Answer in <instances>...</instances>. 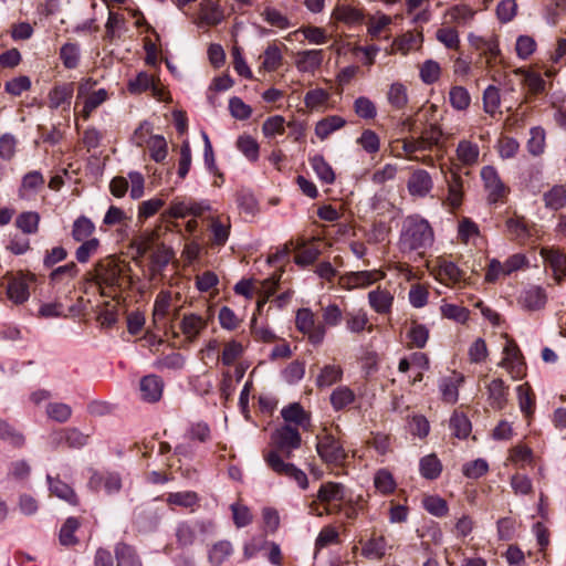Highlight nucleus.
<instances>
[{
  "label": "nucleus",
  "mask_w": 566,
  "mask_h": 566,
  "mask_svg": "<svg viewBox=\"0 0 566 566\" xmlns=\"http://www.w3.org/2000/svg\"><path fill=\"white\" fill-rule=\"evenodd\" d=\"M271 441L274 449L264 455L266 464L275 473L295 481L302 490L307 489L308 479L305 472L283 459V457L289 459L292 452L301 447L302 439L298 429L291 424H284L272 433Z\"/></svg>",
  "instance_id": "1"
},
{
  "label": "nucleus",
  "mask_w": 566,
  "mask_h": 566,
  "mask_svg": "<svg viewBox=\"0 0 566 566\" xmlns=\"http://www.w3.org/2000/svg\"><path fill=\"white\" fill-rule=\"evenodd\" d=\"M433 238V230L426 219L417 214L408 216L401 224L398 247L402 253L422 254L432 245Z\"/></svg>",
  "instance_id": "2"
},
{
  "label": "nucleus",
  "mask_w": 566,
  "mask_h": 566,
  "mask_svg": "<svg viewBox=\"0 0 566 566\" xmlns=\"http://www.w3.org/2000/svg\"><path fill=\"white\" fill-rule=\"evenodd\" d=\"M216 524L210 518L186 520L177 523L175 537L178 547L186 548L196 544L205 543L208 536L212 535Z\"/></svg>",
  "instance_id": "3"
},
{
  "label": "nucleus",
  "mask_w": 566,
  "mask_h": 566,
  "mask_svg": "<svg viewBox=\"0 0 566 566\" xmlns=\"http://www.w3.org/2000/svg\"><path fill=\"white\" fill-rule=\"evenodd\" d=\"M316 451L325 463L340 465L345 462L347 453L333 434L324 429L323 433L316 436Z\"/></svg>",
  "instance_id": "4"
},
{
  "label": "nucleus",
  "mask_w": 566,
  "mask_h": 566,
  "mask_svg": "<svg viewBox=\"0 0 566 566\" xmlns=\"http://www.w3.org/2000/svg\"><path fill=\"white\" fill-rule=\"evenodd\" d=\"M480 175L488 193L489 203L503 202L510 193V188L502 181L497 170L493 166H484Z\"/></svg>",
  "instance_id": "5"
},
{
  "label": "nucleus",
  "mask_w": 566,
  "mask_h": 566,
  "mask_svg": "<svg viewBox=\"0 0 566 566\" xmlns=\"http://www.w3.org/2000/svg\"><path fill=\"white\" fill-rule=\"evenodd\" d=\"M295 325L301 333L307 335L308 340L313 345L323 343L326 328L322 323L316 321L312 310L306 307L300 308L296 313Z\"/></svg>",
  "instance_id": "6"
},
{
  "label": "nucleus",
  "mask_w": 566,
  "mask_h": 566,
  "mask_svg": "<svg viewBox=\"0 0 566 566\" xmlns=\"http://www.w3.org/2000/svg\"><path fill=\"white\" fill-rule=\"evenodd\" d=\"M503 355L500 366L503 367L513 379H522L525 376L526 366L517 344L507 339L503 348Z\"/></svg>",
  "instance_id": "7"
},
{
  "label": "nucleus",
  "mask_w": 566,
  "mask_h": 566,
  "mask_svg": "<svg viewBox=\"0 0 566 566\" xmlns=\"http://www.w3.org/2000/svg\"><path fill=\"white\" fill-rule=\"evenodd\" d=\"M224 19L223 9L217 0H202L199 4V17L193 20L198 27H214Z\"/></svg>",
  "instance_id": "8"
},
{
  "label": "nucleus",
  "mask_w": 566,
  "mask_h": 566,
  "mask_svg": "<svg viewBox=\"0 0 566 566\" xmlns=\"http://www.w3.org/2000/svg\"><path fill=\"white\" fill-rule=\"evenodd\" d=\"M517 302L526 311H539L547 302V294L544 287L530 285L521 292Z\"/></svg>",
  "instance_id": "9"
},
{
  "label": "nucleus",
  "mask_w": 566,
  "mask_h": 566,
  "mask_svg": "<svg viewBox=\"0 0 566 566\" xmlns=\"http://www.w3.org/2000/svg\"><path fill=\"white\" fill-rule=\"evenodd\" d=\"M45 179L41 171L32 170L27 172L21 180L18 189V196L22 200H32L36 193L44 187Z\"/></svg>",
  "instance_id": "10"
},
{
  "label": "nucleus",
  "mask_w": 566,
  "mask_h": 566,
  "mask_svg": "<svg viewBox=\"0 0 566 566\" xmlns=\"http://www.w3.org/2000/svg\"><path fill=\"white\" fill-rule=\"evenodd\" d=\"M407 188L411 196L423 198L433 188V181L427 170L417 169L410 175L407 182Z\"/></svg>",
  "instance_id": "11"
},
{
  "label": "nucleus",
  "mask_w": 566,
  "mask_h": 566,
  "mask_svg": "<svg viewBox=\"0 0 566 566\" xmlns=\"http://www.w3.org/2000/svg\"><path fill=\"white\" fill-rule=\"evenodd\" d=\"M360 544L361 556L368 559L379 560L386 555L387 551L391 548L387 538L384 535L376 534L375 532L367 541H360Z\"/></svg>",
  "instance_id": "12"
},
{
  "label": "nucleus",
  "mask_w": 566,
  "mask_h": 566,
  "mask_svg": "<svg viewBox=\"0 0 566 566\" xmlns=\"http://www.w3.org/2000/svg\"><path fill=\"white\" fill-rule=\"evenodd\" d=\"M74 94V83H62L55 85L49 93V107L57 109H70Z\"/></svg>",
  "instance_id": "13"
},
{
  "label": "nucleus",
  "mask_w": 566,
  "mask_h": 566,
  "mask_svg": "<svg viewBox=\"0 0 566 566\" xmlns=\"http://www.w3.org/2000/svg\"><path fill=\"white\" fill-rule=\"evenodd\" d=\"M446 182L448 195L443 203L452 209H458L463 200V180L458 172L451 171L449 175H446Z\"/></svg>",
  "instance_id": "14"
},
{
  "label": "nucleus",
  "mask_w": 566,
  "mask_h": 566,
  "mask_svg": "<svg viewBox=\"0 0 566 566\" xmlns=\"http://www.w3.org/2000/svg\"><path fill=\"white\" fill-rule=\"evenodd\" d=\"M541 255L552 268L556 282L560 284L566 276V255L553 248H543Z\"/></svg>",
  "instance_id": "15"
},
{
  "label": "nucleus",
  "mask_w": 566,
  "mask_h": 566,
  "mask_svg": "<svg viewBox=\"0 0 566 566\" xmlns=\"http://www.w3.org/2000/svg\"><path fill=\"white\" fill-rule=\"evenodd\" d=\"M486 392L488 403L491 408L495 410H502L505 407L509 396V386L505 385L503 379H493L486 386Z\"/></svg>",
  "instance_id": "16"
},
{
  "label": "nucleus",
  "mask_w": 566,
  "mask_h": 566,
  "mask_svg": "<svg viewBox=\"0 0 566 566\" xmlns=\"http://www.w3.org/2000/svg\"><path fill=\"white\" fill-rule=\"evenodd\" d=\"M139 389L143 400L156 402L161 398L164 381L157 375H148L142 378Z\"/></svg>",
  "instance_id": "17"
},
{
  "label": "nucleus",
  "mask_w": 566,
  "mask_h": 566,
  "mask_svg": "<svg viewBox=\"0 0 566 566\" xmlns=\"http://www.w3.org/2000/svg\"><path fill=\"white\" fill-rule=\"evenodd\" d=\"M381 275L377 271L350 272L342 276V285L348 290L366 287L380 280Z\"/></svg>",
  "instance_id": "18"
},
{
  "label": "nucleus",
  "mask_w": 566,
  "mask_h": 566,
  "mask_svg": "<svg viewBox=\"0 0 566 566\" xmlns=\"http://www.w3.org/2000/svg\"><path fill=\"white\" fill-rule=\"evenodd\" d=\"M369 306L378 314H389L394 304V295L385 289L377 287L368 293Z\"/></svg>",
  "instance_id": "19"
},
{
  "label": "nucleus",
  "mask_w": 566,
  "mask_h": 566,
  "mask_svg": "<svg viewBox=\"0 0 566 566\" xmlns=\"http://www.w3.org/2000/svg\"><path fill=\"white\" fill-rule=\"evenodd\" d=\"M323 63L322 50H304L297 53L295 65L300 72L311 73Z\"/></svg>",
  "instance_id": "20"
},
{
  "label": "nucleus",
  "mask_w": 566,
  "mask_h": 566,
  "mask_svg": "<svg viewBox=\"0 0 566 566\" xmlns=\"http://www.w3.org/2000/svg\"><path fill=\"white\" fill-rule=\"evenodd\" d=\"M316 497L323 504L333 506L332 503L345 499V486L338 482H325L319 486Z\"/></svg>",
  "instance_id": "21"
},
{
  "label": "nucleus",
  "mask_w": 566,
  "mask_h": 566,
  "mask_svg": "<svg viewBox=\"0 0 566 566\" xmlns=\"http://www.w3.org/2000/svg\"><path fill=\"white\" fill-rule=\"evenodd\" d=\"M206 327L207 321L193 313L185 314L180 322L181 332L189 342L195 340Z\"/></svg>",
  "instance_id": "22"
},
{
  "label": "nucleus",
  "mask_w": 566,
  "mask_h": 566,
  "mask_svg": "<svg viewBox=\"0 0 566 566\" xmlns=\"http://www.w3.org/2000/svg\"><path fill=\"white\" fill-rule=\"evenodd\" d=\"M7 295L15 304H22L30 296L29 285L23 276H11L8 280Z\"/></svg>",
  "instance_id": "23"
},
{
  "label": "nucleus",
  "mask_w": 566,
  "mask_h": 566,
  "mask_svg": "<svg viewBox=\"0 0 566 566\" xmlns=\"http://www.w3.org/2000/svg\"><path fill=\"white\" fill-rule=\"evenodd\" d=\"M281 416L284 421L287 422L286 424L294 423L303 429H307L310 427V416L297 402H293L284 407L281 410Z\"/></svg>",
  "instance_id": "24"
},
{
  "label": "nucleus",
  "mask_w": 566,
  "mask_h": 566,
  "mask_svg": "<svg viewBox=\"0 0 566 566\" xmlns=\"http://www.w3.org/2000/svg\"><path fill=\"white\" fill-rule=\"evenodd\" d=\"M457 158L463 166H473L479 160V145L467 139L459 142L455 149Z\"/></svg>",
  "instance_id": "25"
},
{
  "label": "nucleus",
  "mask_w": 566,
  "mask_h": 566,
  "mask_svg": "<svg viewBox=\"0 0 566 566\" xmlns=\"http://www.w3.org/2000/svg\"><path fill=\"white\" fill-rule=\"evenodd\" d=\"M346 125L345 118L338 115H331L321 120L315 125V135L321 139L325 140L334 132L343 128Z\"/></svg>",
  "instance_id": "26"
},
{
  "label": "nucleus",
  "mask_w": 566,
  "mask_h": 566,
  "mask_svg": "<svg viewBox=\"0 0 566 566\" xmlns=\"http://www.w3.org/2000/svg\"><path fill=\"white\" fill-rule=\"evenodd\" d=\"M343 378V368L339 365H325L316 376L315 384L318 388H327L340 381Z\"/></svg>",
  "instance_id": "27"
},
{
  "label": "nucleus",
  "mask_w": 566,
  "mask_h": 566,
  "mask_svg": "<svg viewBox=\"0 0 566 566\" xmlns=\"http://www.w3.org/2000/svg\"><path fill=\"white\" fill-rule=\"evenodd\" d=\"M46 481L49 483L50 492L53 495L72 505L77 504V496L70 485L57 478L53 479L50 474L46 475Z\"/></svg>",
  "instance_id": "28"
},
{
  "label": "nucleus",
  "mask_w": 566,
  "mask_h": 566,
  "mask_svg": "<svg viewBox=\"0 0 566 566\" xmlns=\"http://www.w3.org/2000/svg\"><path fill=\"white\" fill-rule=\"evenodd\" d=\"M543 200L549 210H560L566 206V185H555L544 192Z\"/></svg>",
  "instance_id": "29"
},
{
  "label": "nucleus",
  "mask_w": 566,
  "mask_h": 566,
  "mask_svg": "<svg viewBox=\"0 0 566 566\" xmlns=\"http://www.w3.org/2000/svg\"><path fill=\"white\" fill-rule=\"evenodd\" d=\"M115 557L117 566H143L135 548L125 543H118L115 546Z\"/></svg>",
  "instance_id": "30"
},
{
  "label": "nucleus",
  "mask_w": 566,
  "mask_h": 566,
  "mask_svg": "<svg viewBox=\"0 0 566 566\" xmlns=\"http://www.w3.org/2000/svg\"><path fill=\"white\" fill-rule=\"evenodd\" d=\"M333 17L347 24L360 23L364 20V12L361 9L349 4H338L333 11Z\"/></svg>",
  "instance_id": "31"
},
{
  "label": "nucleus",
  "mask_w": 566,
  "mask_h": 566,
  "mask_svg": "<svg viewBox=\"0 0 566 566\" xmlns=\"http://www.w3.org/2000/svg\"><path fill=\"white\" fill-rule=\"evenodd\" d=\"M387 101L395 109H403L408 104V93L405 84L395 82L389 86Z\"/></svg>",
  "instance_id": "32"
},
{
  "label": "nucleus",
  "mask_w": 566,
  "mask_h": 566,
  "mask_svg": "<svg viewBox=\"0 0 566 566\" xmlns=\"http://www.w3.org/2000/svg\"><path fill=\"white\" fill-rule=\"evenodd\" d=\"M419 471L427 480H436L442 471V464L436 454H428L420 459Z\"/></svg>",
  "instance_id": "33"
},
{
  "label": "nucleus",
  "mask_w": 566,
  "mask_h": 566,
  "mask_svg": "<svg viewBox=\"0 0 566 566\" xmlns=\"http://www.w3.org/2000/svg\"><path fill=\"white\" fill-rule=\"evenodd\" d=\"M566 14V0H548L543 9L545 21L555 25Z\"/></svg>",
  "instance_id": "34"
},
{
  "label": "nucleus",
  "mask_w": 566,
  "mask_h": 566,
  "mask_svg": "<svg viewBox=\"0 0 566 566\" xmlns=\"http://www.w3.org/2000/svg\"><path fill=\"white\" fill-rule=\"evenodd\" d=\"M310 164L317 177L326 185H331L335 180V174L331 165L322 155H315L310 158Z\"/></svg>",
  "instance_id": "35"
},
{
  "label": "nucleus",
  "mask_w": 566,
  "mask_h": 566,
  "mask_svg": "<svg viewBox=\"0 0 566 566\" xmlns=\"http://www.w3.org/2000/svg\"><path fill=\"white\" fill-rule=\"evenodd\" d=\"M345 323L348 332L359 334L367 328L369 318L364 310H357L346 313Z\"/></svg>",
  "instance_id": "36"
},
{
  "label": "nucleus",
  "mask_w": 566,
  "mask_h": 566,
  "mask_svg": "<svg viewBox=\"0 0 566 566\" xmlns=\"http://www.w3.org/2000/svg\"><path fill=\"white\" fill-rule=\"evenodd\" d=\"M116 279V270L115 268L111 266L109 263L104 264L103 262H98L96 264L95 272L92 275V282H94L98 286H111L115 283Z\"/></svg>",
  "instance_id": "37"
},
{
  "label": "nucleus",
  "mask_w": 566,
  "mask_h": 566,
  "mask_svg": "<svg viewBox=\"0 0 566 566\" xmlns=\"http://www.w3.org/2000/svg\"><path fill=\"white\" fill-rule=\"evenodd\" d=\"M354 391L347 386H339L331 395V405L334 410H342L355 401Z\"/></svg>",
  "instance_id": "38"
},
{
  "label": "nucleus",
  "mask_w": 566,
  "mask_h": 566,
  "mask_svg": "<svg viewBox=\"0 0 566 566\" xmlns=\"http://www.w3.org/2000/svg\"><path fill=\"white\" fill-rule=\"evenodd\" d=\"M40 214L35 211H24L15 219V226L25 234H34L39 230Z\"/></svg>",
  "instance_id": "39"
},
{
  "label": "nucleus",
  "mask_w": 566,
  "mask_h": 566,
  "mask_svg": "<svg viewBox=\"0 0 566 566\" xmlns=\"http://www.w3.org/2000/svg\"><path fill=\"white\" fill-rule=\"evenodd\" d=\"M127 88L132 94H140L148 90L157 91L154 77L147 72H139L134 78H130Z\"/></svg>",
  "instance_id": "40"
},
{
  "label": "nucleus",
  "mask_w": 566,
  "mask_h": 566,
  "mask_svg": "<svg viewBox=\"0 0 566 566\" xmlns=\"http://www.w3.org/2000/svg\"><path fill=\"white\" fill-rule=\"evenodd\" d=\"M94 231V223L85 216H81L73 223L72 237L75 241L82 242L88 240Z\"/></svg>",
  "instance_id": "41"
},
{
  "label": "nucleus",
  "mask_w": 566,
  "mask_h": 566,
  "mask_svg": "<svg viewBox=\"0 0 566 566\" xmlns=\"http://www.w3.org/2000/svg\"><path fill=\"white\" fill-rule=\"evenodd\" d=\"M506 228L509 233L515 240H518L521 242H524L526 239L531 237L530 228L526 224L524 218L522 217L509 218L506 220Z\"/></svg>",
  "instance_id": "42"
},
{
  "label": "nucleus",
  "mask_w": 566,
  "mask_h": 566,
  "mask_svg": "<svg viewBox=\"0 0 566 566\" xmlns=\"http://www.w3.org/2000/svg\"><path fill=\"white\" fill-rule=\"evenodd\" d=\"M60 59L66 69H76L80 63V45L71 42L65 43L60 50Z\"/></svg>",
  "instance_id": "43"
},
{
  "label": "nucleus",
  "mask_w": 566,
  "mask_h": 566,
  "mask_svg": "<svg viewBox=\"0 0 566 566\" xmlns=\"http://www.w3.org/2000/svg\"><path fill=\"white\" fill-rule=\"evenodd\" d=\"M107 91L104 88H99L88 94L86 97H84L82 116L87 119L92 112L102 105L107 99Z\"/></svg>",
  "instance_id": "44"
},
{
  "label": "nucleus",
  "mask_w": 566,
  "mask_h": 566,
  "mask_svg": "<svg viewBox=\"0 0 566 566\" xmlns=\"http://www.w3.org/2000/svg\"><path fill=\"white\" fill-rule=\"evenodd\" d=\"M199 502V496L193 491H182L169 493L167 496V503L169 505H177L181 507H192Z\"/></svg>",
  "instance_id": "45"
},
{
  "label": "nucleus",
  "mask_w": 566,
  "mask_h": 566,
  "mask_svg": "<svg viewBox=\"0 0 566 566\" xmlns=\"http://www.w3.org/2000/svg\"><path fill=\"white\" fill-rule=\"evenodd\" d=\"M233 553L232 544L229 541L216 543L209 551V560L211 564L221 565Z\"/></svg>",
  "instance_id": "46"
},
{
  "label": "nucleus",
  "mask_w": 566,
  "mask_h": 566,
  "mask_svg": "<svg viewBox=\"0 0 566 566\" xmlns=\"http://www.w3.org/2000/svg\"><path fill=\"white\" fill-rule=\"evenodd\" d=\"M353 108L355 114L363 119H374L377 116L375 103L366 96L357 97L354 101Z\"/></svg>",
  "instance_id": "47"
},
{
  "label": "nucleus",
  "mask_w": 566,
  "mask_h": 566,
  "mask_svg": "<svg viewBox=\"0 0 566 566\" xmlns=\"http://www.w3.org/2000/svg\"><path fill=\"white\" fill-rule=\"evenodd\" d=\"M545 149V130L539 127H532L530 130V138L527 140V150L533 156H538Z\"/></svg>",
  "instance_id": "48"
},
{
  "label": "nucleus",
  "mask_w": 566,
  "mask_h": 566,
  "mask_svg": "<svg viewBox=\"0 0 566 566\" xmlns=\"http://www.w3.org/2000/svg\"><path fill=\"white\" fill-rule=\"evenodd\" d=\"M80 522L76 517H69L60 530V543L64 546H71L77 543L74 536L75 531L78 528Z\"/></svg>",
  "instance_id": "49"
},
{
  "label": "nucleus",
  "mask_w": 566,
  "mask_h": 566,
  "mask_svg": "<svg viewBox=\"0 0 566 566\" xmlns=\"http://www.w3.org/2000/svg\"><path fill=\"white\" fill-rule=\"evenodd\" d=\"M46 415L50 419L63 423L72 416V408L64 402H50L46 406Z\"/></svg>",
  "instance_id": "50"
},
{
  "label": "nucleus",
  "mask_w": 566,
  "mask_h": 566,
  "mask_svg": "<svg viewBox=\"0 0 566 566\" xmlns=\"http://www.w3.org/2000/svg\"><path fill=\"white\" fill-rule=\"evenodd\" d=\"M0 440L7 441L13 447L20 448L24 444V437L6 420L0 419Z\"/></svg>",
  "instance_id": "51"
},
{
  "label": "nucleus",
  "mask_w": 566,
  "mask_h": 566,
  "mask_svg": "<svg viewBox=\"0 0 566 566\" xmlns=\"http://www.w3.org/2000/svg\"><path fill=\"white\" fill-rule=\"evenodd\" d=\"M190 199L176 197L171 200L170 207L163 216L168 218L181 219L189 216Z\"/></svg>",
  "instance_id": "52"
},
{
  "label": "nucleus",
  "mask_w": 566,
  "mask_h": 566,
  "mask_svg": "<svg viewBox=\"0 0 566 566\" xmlns=\"http://www.w3.org/2000/svg\"><path fill=\"white\" fill-rule=\"evenodd\" d=\"M460 380H455L451 377L443 378L440 381L439 389L442 396V399L447 403H455L459 397V382Z\"/></svg>",
  "instance_id": "53"
},
{
  "label": "nucleus",
  "mask_w": 566,
  "mask_h": 566,
  "mask_svg": "<svg viewBox=\"0 0 566 566\" xmlns=\"http://www.w3.org/2000/svg\"><path fill=\"white\" fill-rule=\"evenodd\" d=\"M210 230L212 233V244L218 247L224 245L230 234V226L221 223L217 218H212Z\"/></svg>",
  "instance_id": "54"
},
{
  "label": "nucleus",
  "mask_w": 566,
  "mask_h": 566,
  "mask_svg": "<svg viewBox=\"0 0 566 566\" xmlns=\"http://www.w3.org/2000/svg\"><path fill=\"white\" fill-rule=\"evenodd\" d=\"M449 99L452 107L458 111L467 109L471 102L470 94L463 86H453L449 93Z\"/></svg>",
  "instance_id": "55"
},
{
  "label": "nucleus",
  "mask_w": 566,
  "mask_h": 566,
  "mask_svg": "<svg viewBox=\"0 0 566 566\" xmlns=\"http://www.w3.org/2000/svg\"><path fill=\"white\" fill-rule=\"evenodd\" d=\"M501 103L499 88L494 85H489L483 93V108L485 113L494 115L499 109Z\"/></svg>",
  "instance_id": "56"
},
{
  "label": "nucleus",
  "mask_w": 566,
  "mask_h": 566,
  "mask_svg": "<svg viewBox=\"0 0 566 566\" xmlns=\"http://www.w3.org/2000/svg\"><path fill=\"white\" fill-rule=\"evenodd\" d=\"M282 59L280 48L275 44H270L264 51L262 66L266 71H275L281 65Z\"/></svg>",
  "instance_id": "57"
},
{
  "label": "nucleus",
  "mask_w": 566,
  "mask_h": 566,
  "mask_svg": "<svg viewBox=\"0 0 566 566\" xmlns=\"http://www.w3.org/2000/svg\"><path fill=\"white\" fill-rule=\"evenodd\" d=\"M150 157L156 163H161L167 157V143L160 135H154L148 140Z\"/></svg>",
  "instance_id": "58"
},
{
  "label": "nucleus",
  "mask_w": 566,
  "mask_h": 566,
  "mask_svg": "<svg viewBox=\"0 0 566 566\" xmlns=\"http://www.w3.org/2000/svg\"><path fill=\"white\" fill-rule=\"evenodd\" d=\"M518 73L523 74L524 84L527 86L530 93L541 94L545 92L546 83L538 73L522 70H518Z\"/></svg>",
  "instance_id": "59"
},
{
  "label": "nucleus",
  "mask_w": 566,
  "mask_h": 566,
  "mask_svg": "<svg viewBox=\"0 0 566 566\" xmlns=\"http://www.w3.org/2000/svg\"><path fill=\"white\" fill-rule=\"evenodd\" d=\"M319 255L321 250L317 247L303 244L297 250L295 262L298 265L306 266L313 264Z\"/></svg>",
  "instance_id": "60"
},
{
  "label": "nucleus",
  "mask_w": 566,
  "mask_h": 566,
  "mask_svg": "<svg viewBox=\"0 0 566 566\" xmlns=\"http://www.w3.org/2000/svg\"><path fill=\"white\" fill-rule=\"evenodd\" d=\"M88 436L82 433L76 428L65 429L61 436L60 441H64L70 448H82L87 443Z\"/></svg>",
  "instance_id": "61"
},
{
  "label": "nucleus",
  "mask_w": 566,
  "mask_h": 566,
  "mask_svg": "<svg viewBox=\"0 0 566 566\" xmlns=\"http://www.w3.org/2000/svg\"><path fill=\"white\" fill-rule=\"evenodd\" d=\"M375 488L382 494H389L396 489L391 473L385 469L377 471L374 479Z\"/></svg>",
  "instance_id": "62"
},
{
  "label": "nucleus",
  "mask_w": 566,
  "mask_h": 566,
  "mask_svg": "<svg viewBox=\"0 0 566 566\" xmlns=\"http://www.w3.org/2000/svg\"><path fill=\"white\" fill-rule=\"evenodd\" d=\"M441 69L438 62L427 60L420 67V78L426 84H433L440 77Z\"/></svg>",
  "instance_id": "63"
},
{
  "label": "nucleus",
  "mask_w": 566,
  "mask_h": 566,
  "mask_svg": "<svg viewBox=\"0 0 566 566\" xmlns=\"http://www.w3.org/2000/svg\"><path fill=\"white\" fill-rule=\"evenodd\" d=\"M357 143L368 154H376L380 148V139L371 129H365L357 139Z\"/></svg>",
  "instance_id": "64"
}]
</instances>
